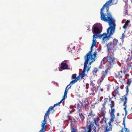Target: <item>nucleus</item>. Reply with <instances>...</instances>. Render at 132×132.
Listing matches in <instances>:
<instances>
[{
	"label": "nucleus",
	"mask_w": 132,
	"mask_h": 132,
	"mask_svg": "<svg viewBox=\"0 0 132 132\" xmlns=\"http://www.w3.org/2000/svg\"><path fill=\"white\" fill-rule=\"evenodd\" d=\"M122 45V44H121V43H120V44H119L118 46L119 47H121Z\"/></svg>",
	"instance_id": "nucleus-40"
},
{
	"label": "nucleus",
	"mask_w": 132,
	"mask_h": 132,
	"mask_svg": "<svg viewBox=\"0 0 132 132\" xmlns=\"http://www.w3.org/2000/svg\"><path fill=\"white\" fill-rule=\"evenodd\" d=\"M121 99L122 101H125L124 103L123 104V105L125 106V107L123 109L125 110L126 112H127L126 110V108L127 107V105H126L127 103V98L126 95H124L122 97V98H121Z\"/></svg>",
	"instance_id": "nucleus-10"
},
{
	"label": "nucleus",
	"mask_w": 132,
	"mask_h": 132,
	"mask_svg": "<svg viewBox=\"0 0 132 132\" xmlns=\"http://www.w3.org/2000/svg\"><path fill=\"white\" fill-rule=\"evenodd\" d=\"M80 74L83 75L84 76H86V75L85 74V72H82V73Z\"/></svg>",
	"instance_id": "nucleus-39"
},
{
	"label": "nucleus",
	"mask_w": 132,
	"mask_h": 132,
	"mask_svg": "<svg viewBox=\"0 0 132 132\" xmlns=\"http://www.w3.org/2000/svg\"><path fill=\"white\" fill-rule=\"evenodd\" d=\"M93 47L91 46L90 51L88 52L84 57L85 59L89 61L91 60L89 63V64H91L92 62L95 61V60L96 59V56L97 55V52L96 51L93 53V54L92 53Z\"/></svg>",
	"instance_id": "nucleus-4"
},
{
	"label": "nucleus",
	"mask_w": 132,
	"mask_h": 132,
	"mask_svg": "<svg viewBox=\"0 0 132 132\" xmlns=\"http://www.w3.org/2000/svg\"><path fill=\"white\" fill-rule=\"evenodd\" d=\"M60 132H61V131H60Z\"/></svg>",
	"instance_id": "nucleus-54"
},
{
	"label": "nucleus",
	"mask_w": 132,
	"mask_h": 132,
	"mask_svg": "<svg viewBox=\"0 0 132 132\" xmlns=\"http://www.w3.org/2000/svg\"><path fill=\"white\" fill-rule=\"evenodd\" d=\"M119 87L117 86L116 88L114 89V91L112 92L113 93L118 94V95H119L120 94L119 92Z\"/></svg>",
	"instance_id": "nucleus-17"
},
{
	"label": "nucleus",
	"mask_w": 132,
	"mask_h": 132,
	"mask_svg": "<svg viewBox=\"0 0 132 132\" xmlns=\"http://www.w3.org/2000/svg\"><path fill=\"white\" fill-rule=\"evenodd\" d=\"M68 69V66L65 63L62 62L61 64L60 68H59V70L61 71L62 70Z\"/></svg>",
	"instance_id": "nucleus-9"
},
{
	"label": "nucleus",
	"mask_w": 132,
	"mask_h": 132,
	"mask_svg": "<svg viewBox=\"0 0 132 132\" xmlns=\"http://www.w3.org/2000/svg\"><path fill=\"white\" fill-rule=\"evenodd\" d=\"M68 60H64V61H63V62H65L67 63V62H68Z\"/></svg>",
	"instance_id": "nucleus-41"
},
{
	"label": "nucleus",
	"mask_w": 132,
	"mask_h": 132,
	"mask_svg": "<svg viewBox=\"0 0 132 132\" xmlns=\"http://www.w3.org/2000/svg\"><path fill=\"white\" fill-rule=\"evenodd\" d=\"M80 76L79 75L77 77H76L75 79L77 81V80L80 79Z\"/></svg>",
	"instance_id": "nucleus-33"
},
{
	"label": "nucleus",
	"mask_w": 132,
	"mask_h": 132,
	"mask_svg": "<svg viewBox=\"0 0 132 132\" xmlns=\"http://www.w3.org/2000/svg\"><path fill=\"white\" fill-rule=\"evenodd\" d=\"M131 57L132 58V49L131 51Z\"/></svg>",
	"instance_id": "nucleus-45"
},
{
	"label": "nucleus",
	"mask_w": 132,
	"mask_h": 132,
	"mask_svg": "<svg viewBox=\"0 0 132 132\" xmlns=\"http://www.w3.org/2000/svg\"><path fill=\"white\" fill-rule=\"evenodd\" d=\"M84 104L83 105L84 108L87 107L89 105V103L87 98H86L85 100L84 101Z\"/></svg>",
	"instance_id": "nucleus-19"
},
{
	"label": "nucleus",
	"mask_w": 132,
	"mask_h": 132,
	"mask_svg": "<svg viewBox=\"0 0 132 132\" xmlns=\"http://www.w3.org/2000/svg\"><path fill=\"white\" fill-rule=\"evenodd\" d=\"M90 69V67H88V69H87V71H88Z\"/></svg>",
	"instance_id": "nucleus-46"
},
{
	"label": "nucleus",
	"mask_w": 132,
	"mask_h": 132,
	"mask_svg": "<svg viewBox=\"0 0 132 132\" xmlns=\"http://www.w3.org/2000/svg\"><path fill=\"white\" fill-rule=\"evenodd\" d=\"M125 12L126 13H127V10H126L125 11Z\"/></svg>",
	"instance_id": "nucleus-49"
},
{
	"label": "nucleus",
	"mask_w": 132,
	"mask_h": 132,
	"mask_svg": "<svg viewBox=\"0 0 132 132\" xmlns=\"http://www.w3.org/2000/svg\"><path fill=\"white\" fill-rule=\"evenodd\" d=\"M124 121H125L124 120L123 121V124L124 125V126H125V122H124Z\"/></svg>",
	"instance_id": "nucleus-48"
},
{
	"label": "nucleus",
	"mask_w": 132,
	"mask_h": 132,
	"mask_svg": "<svg viewBox=\"0 0 132 132\" xmlns=\"http://www.w3.org/2000/svg\"><path fill=\"white\" fill-rule=\"evenodd\" d=\"M67 96H64L63 95V97L62 99L61 100V101L59 102L58 103H56V104H54V105L53 106H52V107H54V108L55 107V106L59 104L60 103H61L62 101L64 100H65V98L67 97Z\"/></svg>",
	"instance_id": "nucleus-21"
},
{
	"label": "nucleus",
	"mask_w": 132,
	"mask_h": 132,
	"mask_svg": "<svg viewBox=\"0 0 132 132\" xmlns=\"http://www.w3.org/2000/svg\"><path fill=\"white\" fill-rule=\"evenodd\" d=\"M130 85H127L126 86V95L127 96V94H128V92L129 91V90L128 89V86H129Z\"/></svg>",
	"instance_id": "nucleus-28"
},
{
	"label": "nucleus",
	"mask_w": 132,
	"mask_h": 132,
	"mask_svg": "<svg viewBox=\"0 0 132 132\" xmlns=\"http://www.w3.org/2000/svg\"><path fill=\"white\" fill-rule=\"evenodd\" d=\"M79 75L80 76V77L81 78V79H82L85 76H84L83 75H82L80 74H79Z\"/></svg>",
	"instance_id": "nucleus-38"
},
{
	"label": "nucleus",
	"mask_w": 132,
	"mask_h": 132,
	"mask_svg": "<svg viewBox=\"0 0 132 132\" xmlns=\"http://www.w3.org/2000/svg\"><path fill=\"white\" fill-rule=\"evenodd\" d=\"M106 109H105L104 108H102L101 109V111L100 112V114L102 116H103L104 118H105V116L106 113Z\"/></svg>",
	"instance_id": "nucleus-15"
},
{
	"label": "nucleus",
	"mask_w": 132,
	"mask_h": 132,
	"mask_svg": "<svg viewBox=\"0 0 132 132\" xmlns=\"http://www.w3.org/2000/svg\"><path fill=\"white\" fill-rule=\"evenodd\" d=\"M105 69H106L105 71H103L101 72V77L104 78L107 75L108 73V70L111 69L106 66Z\"/></svg>",
	"instance_id": "nucleus-11"
},
{
	"label": "nucleus",
	"mask_w": 132,
	"mask_h": 132,
	"mask_svg": "<svg viewBox=\"0 0 132 132\" xmlns=\"http://www.w3.org/2000/svg\"><path fill=\"white\" fill-rule=\"evenodd\" d=\"M111 122H109L108 123H109V126H108V127L110 126V127H111V126H110V124H111ZM107 126L106 127H107Z\"/></svg>",
	"instance_id": "nucleus-42"
},
{
	"label": "nucleus",
	"mask_w": 132,
	"mask_h": 132,
	"mask_svg": "<svg viewBox=\"0 0 132 132\" xmlns=\"http://www.w3.org/2000/svg\"><path fill=\"white\" fill-rule=\"evenodd\" d=\"M124 80H125V78H124Z\"/></svg>",
	"instance_id": "nucleus-53"
},
{
	"label": "nucleus",
	"mask_w": 132,
	"mask_h": 132,
	"mask_svg": "<svg viewBox=\"0 0 132 132\" xmlns=\"http://www.w3.org/2000/svg\"><path fill=\"white\" fill-rule=\"evenodd\" d=\"M96 40L95 39H94L93 40V42L92 43L91 46L92 47H94L96 45Z\"/></svg>",
	"instance_id": "nucleus-27"
},
{
	"label": "nucleus",
	"mask_w": 132,
	"mask_h": 132,
	"mask_svg": "<svg viewBox=\"0 0 132 132\" xmlns=\"http://www.w3.org/2000/svg\"><path fill=\"white\" fill-rule=\"evenodd\" d=\"M89 119V123L87 125L88 126L86 129H85V132H96L95 129L96 127L94 126V124L98 126L97 123L99 121L100 116H98L92 112H90L89 115L88 116Z\"/></svg>",
	"instance_id": "nucleus-2"
},
{
	"label": "nucleus",
	"mask_w": 132,
	"mask_h": 132,
	"mask_svg": "<svg viewBox=\"0 0 132 132\" xmlns=\"http://www.w3.org/2000/svg\"><path fill=\"white\" fill-rule=\"evenodd\" d=\"M69 86V85H68L67 86V87H66V88H65V91H64V93H65V94H67V92H68V89H67V88H68V87Z\"/></svg>",
	"instance_id": "nucleus-32"
},
{
	"label": "nucleus",
	"mask_w": 132,
	"mask_h": 132,
	"mask_svg": "<svg viewBox=\"0 0 132 132\" xmlns=\"http://www.w3.org/2000/svg\"><path fill=\"white\" fill-rule=\"evenodd\" d=\"M85 61L84 62V69L82 71V72H85V71H86V68L87 67V64H88V62L89 60H88L85 59Z\"/></svg>",
	"instance_id": "nucleus-16"
},
{
	"label": "nucleus",
	"mask_w": 132,
	"mask_h": 132,
	"mask_svg": "<svg viewBox=\"0 0 132 132\" xmlns=\"http://www.w3.org/2000/svg\"><path fill=\"white\" fill-rule=\"evenodd\" d=\"M117 46L109 43L108 46V49L113 50H116V46Z\"/></svg>",
	"instance_id": "nucleus-12"
},
{
	"label": "nucleus",
	"mask_w": 132,
	"mask_h": 132,
	"mask_svg": "<svg viewBox=\"0 0 132 132\" xmlns=\"http://www.w3.org/2000/svg\"><path fill=\"white\" fill-rule=\"evenodd\" d=\"M122 49H124L125 50H126L125 48L124 47H123L122 48Z\"/></svg>",
	"instance_id": "nucleus-50"
},
{
	"label": "nucleus",
	"mask_w": 132,
	"mask_h": 132,
	"mask_svg": "<svg viewBox=\"0 0 132 132\" xmlns=\"http://www.w3.org/2000/svg\"><path fill=\"white\" fill-rule=\"evenodd\" d=\"M131 111L132 112V108L131 109Z\"/></svg>",
	"instance_id": "nucleus-52"
},
{
	"label": "nucleus",
	"mask_w": 132,
	"mask_h": 132,
	"mask_svg": "<svg viewBox=\"0 0 132 132\" xmlns=\"http://www.w3.org/2000/svg\"><path fill=\"white\" fill-rule=\"evenodd\" d=\"M110 43L117 46V43H118V40L114 38L113 39L112 41L110 42Z\"/></svg>",
	"instance_id": "nucleus-20"
},
{
	"label": "nucleus",
	"mask_w": 132,
	"mask_h": 132,
	"mask_svg": "<svg viewBox=\"0 0 132 132\" xmlns=\"http://www.w3.org/2000/svg\"><path fill=\"white\" fill-rule=\"evenodd\" d=\"M127 69H128V68H129L131 66V64H129V63H127ZM126 69H127V68H126Z\"/></svg>",
	"instance_id": "nucleus-36"
},
{
	"label": "nucleus",
	"mask_w": 132,
	"mask_h": 132,
	"mask_svg": "<svg viewBox=\"0 0 132 132\" xmlns=\"http://www.w3.org/2000/svg\"><path fill=\"white\" fill-rule=\"evenodd\" d=\"M104 101L103 104H102V108H104V109H106L105 105L108 102V98H105L104 99Z\"/></svg>",
	"instance_id": "nucleus-18"
},
{
	"label": "nucleus",
	"mask_w": 132,
	"mask_h": 132,
	"mask_svg": "<svg viewBox=\"0 0 132 132\" xmlns=\"http://www.w3.org/2000/svg\"><path fill=\"white\" fill-rule=\"evenodd\" d=\"M79 116L81 119L82 121L84 119V116L82 113L79 114Z\"/></svg>",
	"instance_id": "nucleus-30"
},
{
	"label": "nucleus",
	"mask_w": 132,
	"mask_h": 132,
	"mask_svg": "<svg viewBox=\"0 0 132 132\" xmlns=\"http://www.w3.org/2000/svg\"><path fill=\"white\" fill-rule=\"evenodd\" d=\"M76 74H74L73 75H72V78L73 79H75L76 78Z\"/></svg>",
	"instance_id": "nucleus-34"
},
{
	"label": "nucleus",
	"mask_w": 132,
	"mask_h": 132,
	"mask_svg": "<svg viewBox=\"0 0 132 132\" xmlns=\"http://www.w3.org/2000/svg\"><path fill=\"white\" fill-rule=\"evenodd\" d=\"M121 132H123V130H121Z\"/></svg>",
	"instance_id": "nucleus-51"
},
{
	"label": "nucleus",
	"mask_w": 132,
	"mask_h": 132,
	"mask_svg": "<svg viewBox=\"0 0 132 132\" xmlns=\"http://www.w3.org/2000/svg\"><path fill=\"white\" fill-rule=\"evenodd\" d=\"M92 32L93 34H99L101 32L100 30L97 26L96 25H94L92 28Z\"/></svg>",
	"instance_id": "nucleus-8"
},
{
	"label": "nucleus",
	"mask_w": 132,
	"mask_h": 132,
	"mask_svg": "<svg viewBox=\"0 0 132 132\" xmlns=\"http://www.w3.org/2000/svg\"><path fill=\"white\" fill-rule=\"evenodd\" d=\"M76 82V81L75 79L71 81L70 82V84H73Z\"/></svg>",
	"instance_id": "nucleus-31"
},
{
	"label": "nucleus",
	"mask_w": 132,
	"mask_h": 132,
	"mask_svg": "<svg viewBox=\"0 0 132 132\" xmlns=\"http://www.w3.org/2000/svg\"><path fill=\"white\" fill-rule=\"evenodd\" d=\"M67 94L64 93V95L67 96Z\"/></svg>",
	"instance_id": "nucleus-47"
},
{
	"label": "nucleus",
	"mask_w": 132,
	"mask_h": 132,
	"mask_svg": "<svg viewBox=\"0 0 132 132\" xmlns=\"http://www.w3.org/2000/svg\"><path fill=\"white\" fill-rule=\"evenodd\" d=\"M127 83L128 85H130L132 82V78H131L130 79H128L127 81Z\"/></svg>",
	"instance_id": "nucleus-24"
},
{
	"label": "nucleus",
	"mask_w": 132,
	"mask_h": 132,
	"mask_svg": "<svg viewBox=\"0 0 132 132\" xmlns=\"http://www.w3.org/2000/svg\"><path fill=\"white\" fill-rule=\"evenodd\" d=\"M104 59L106 60L107 62V65L106 67L110 69L113 67L116 63V61H115V57L107 56L105 57Z\"/></svg>",
	"instance_id": "nucleus-5"
},
{
	"label": "nucleus",
	"mask_w": 132,
	"mask_h": 132,
	"mask_svg": "<svg viewBox=\"0 0 132 132\" xmlns=\"http://www.w3.org/2000/svg\"><path fill=\"white\" fill-rule=\"evenodd\" d=\"M108 53L109 55L108 56H111V57H114V52L115 51L113 50L108 49Z\"/></svg>",
	"instance_id": "nucleus-14"
},
{
	"label": "nucleus",
	"mask_w": 132,
	"mask_h": 132,
	"mask_svg": "<svg viewBox=\"0 0 132 132\" xmlns=\"http://www.w3.org/2000/svg\"><path fill=\"white\" fill-rule=\"evenodd\" d=\"M129 71V70L128 69H126L125 66H122L121 68V70L118 73L117 76L119 78H122L125 75L127 76H128L127 73Z\"/></svg>",
	"instance_id": "nucleus-7"
},
{
	"label": "nucleus",
	"mask_w": 132,
	"mask_h": 132,
	"mask_svg": "<svg viewBox=\"0 0 132 132\" xmlns=\"http://www.w3.org/2000/svg\"><path fill=\"white\" fill-rule=\"evenodd\" d=\"M77 106L78 108V110L79 111L80 113V111L79 109L81 108H84L83 103L80 101L77 104Z\"/></svg>",
	"instance_id": "nucleus-13"
},
{
	"label": "nucleus",
	"mask_w": 132,
	"mask_h": 132,
	"mask_svg": "<svg viewBox=\"0 0 132 132\" xmlns=\"http://www.w3.org/2000/svg\"><path fill=\"white\" fill-rule=\"evenodd\" d=\"M98 71L99 68H97L96 67H95L94 68V70L92 72L93 73H96Z\"/></svg>",
	"instance_id": "nucleus-26"
},
{
	"label": "nucleus",
	"mask_w": 132,
	"mask_h": 132,
	"mask_svg": "<svg viewBox=\"0 0 132 132\" xmlns=\"http://www.w3.org/2000/svg\"><path fill=\"white\" fill-rule=\"evenodd\" d=\"M112 94L113 96L111 98L109 97V102H111V104H109L108 105L110 106V107L111 109V111L110 110L109 112L110 114V120L111 122H113L114 120V119L115 118V116L114 113L115 111V110L114 108L115 106V103L112 100V98H113V97H114L115 101L116 100V97L118 94L113 93V92H112Z\"/></svg>",
	"instance_id": "nucleus-3"
},
{
	"label": "nucleus",
	"mask_w": 132,
	"mask_h": 132,
	"mask_svg": "<svg viewBox=\"0 0 132 132\" xmlns=\"http://www.w3.org/2000/svg\"><path fill=\"white\" fill-rule=\"evenodd\" d=\"M71 125L72 126V127L71 129L73 130L72 131H71V132H76L77 130L76 129L74 128V126H73V124L72 123H71Z\"/></svg>",
	"instance_id": "nucleus-29"
},
{
	"label": "nucleus",
	"mask_w": 132,
	"mask_h": 132,
	"mask_svg": "<svg viewBox=\"0 0 132 132\" xmlns=\"http://www.w3.org/2000/svg\"><path fill=\"white\" fill-rule=\"evenodd\" d=\"M54 107H52V106H50L47 110L46 111V113L45 114L44 119L43 121V123H42L41 126L42 127L41 129L39 131V132H44L46 131L45 129L44 128L45 125L47 121L46 119L47 116H48L50 114V112L51 110L53 109Z\"/></svg>",
	"instance_id": "nucleus-6"
},
{
	"label": "nucleus",
	"mask_w": 132,
	"mask_h": 132,
	"mask_svg": "<svg viewBox=\"0 0 132 132\" xmlns=\"http://www.w3.org/2000/svg\"><path fill=\"white\" fill-rule=\"evenodd\" d=\"M124 33H123L122 34V36H121V38L122 39V40H123L124 38Z\"/></svg>",
	"instance_id": "nucleus-37"
},
{
	"label": "nucleus",
	"mask_w": 132,
	"mask_h": 132,
	"mask_svg": "<svg viewBox=\"0 0 132 132\" xmlns=\"http://www.w3.org/2000/svg\"><path fill=\"white\" fill-rule=\"evenodd\" d=\"M90 85L92 86L93 87H94V86H95V84L94 83H93V81H90Z\"/></svg>",
	"instance_id": "nucleus-35"
},
{
	"label": "nucleus",
	"mask_w": 132,
	"mask_h": 132,
	"mask_svg": "<svg viewBox=\"0 0 132 132\" xmlns=\"http://www.w3.org/2000/svg\"><path fill=\"white\" fill-rule=\"evenodd\" d=\"M130 21L129 20H127L125 22V23L123 27V28L126 29L127 27V25L130 23Z\"/></svg>",
	"instance_id": "nucleus-22"
},
{
	"label": "nucleus",
	"mask_w": 132,
	"mask_h": 132,
	"mask_svg": "<svg viewBox=\"0 0 132 132\" xmlns=\"http://www.w3.org/2000/svg\"><path fill=\"white\" fill-rule=\"evenodd\" d=\"M70 84H69V86H68V89H68H68L70 88V87H71V86H70Z\"/></svg>",
	"instance_id": "nucleus-43"
},
{
	"label": "nucleus",
	"mask_w": 132,
	"mask_h": 132,
	"mask_svg": "<svg viewBox=\"0 0 132 132\" xmlns=\"http://www.w3.org/2000/svg\"><path fill=\"white\" fill-rule=\"evenodd\" d=\"M112 130V128L110 126L106 127L104 132H109V131H111Z\"/></svg>",
	"instance_id": "nucleus-23"
},
{
	"label": "nucleus",
	"mask_w": 132,
	"mask_h": 132,
	"mask_svg": "<svg viewBox=\"0 0 132 132\" xmlns=\"http://www.w3.org/2000/svg\"><path fill=\"white\" fill-rule=\"evenodd\" d=\"M120 115V114L119 113H117V115L118 116H119Z\"/></svg>",
	"instance_id": "nucleus-44"
},
{
	"label": "nucleus",
	"mask_w": 132,
	"mask_h": 132,
	"mask_svg": "<svg viewBox=\"0 0 132 132\" xmlns=\"http://www.w3.org/2000/svg\"><path fill=\"white\" fill-rule=\"evenodd\" d=\"M112 2V0H109L107 1L101 9L100 17L101 20L105 22H107L109 25V27L107 29V33H103L102 34L99 35H94L93 36V39L97 37L102 39L103 42L104 43L105 41L109 40L115 32L116 26L115 21L111 14L108 12L109 9L107 6L111 3Z\"/></svg>",
	"instance_id": "nucleus-1"
},
{
	"label": "nucleus",
	"mask_w": 132,
	"mask_h": 132,
	"mask_svg": "<svg viewBox=\"0 0 132 132\" xmlns=\"http://www.w3.org/2000/svg\"><path fill=\"white\" fill-rule=\"evenodd\" d=\"M104 78L101 77V78L98 79V84L100 85H101L102 82Z\"/></svg>",
	"instance_id": "nucleus-25"
}]
</instances>
